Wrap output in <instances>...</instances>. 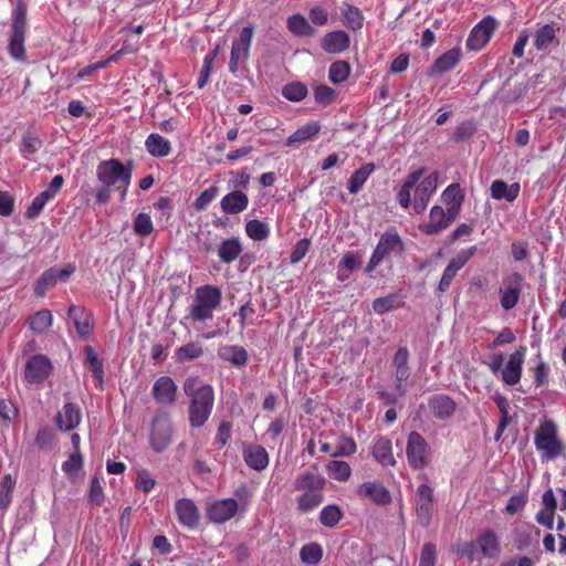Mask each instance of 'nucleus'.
<instances>
[{
	"instance_id": "1",
	"label": "nucleus",
	"mask_w": 566,
	"mask_h": 566,
	"mask_svg": "<svg viewBox=\"0 0 566 566\" xmlns=\"http://www.w3.org/2000/svg\"><path fill=\"white\" fill-rule=\"evenodd\" d=\"M189 398L188 421L191 428H201L210 418L214 406V390L198 376H189L182 386Z\"/></svg>"
},
{
	"instance_id": "2",
	"label": "nucleus",
	"mask_w": 566,
	"mask_h": 566,
	"mask_svg": "<svg viewBox=\"0 0 566 566\" xmlns=\"http://www.w3.org/2000/svg\"><path fill=\"white\" fill-rule=\"evenodd\" d=\"M133 161L122 163L117 158L102 160L96 167V178L101 187L94 192L96 202L106 205L111 200L113 188L122 184L124 187L130 185L133 176Z\"/></svg>"
},
{
	"instance_id": "3",
	"label": "nucleus",
	"mask_w": 566,
	"mask_h": 566,
	"mask_svg": "<svg viewBox=\"0 0 566 566\" xmlns=\"http://www.w3.org/2000/svg\"><path fill=\"white\" fill-rule=\"evenodd\" d=\"M325 484V478L315 468H310L298 474L294 483L295 490L301 493L296 500L297 510L307 513L321 505L324 501Z\"/></svg>"
},
{
	"instance_id": "4",
	"label": "nucleus",
	"mask_w": 566,
	"mask_h": 566,
	"mask_svg": "<svg viewBox=\"0 0 566 566\" xmlns=\"http://www.w3.org/2000/svg\"><path fill=\"white\" fill-rule=\"evenodd\" d=\"M222 302L221 289L217 285L205 284L195 290L192 303L188 307L186 319L193 323H205L213 318V313Z\"/></svg>"
},
{
	"instance_id": "5",
	"label": "nucleus",
	"mask_w": 566,
	"mask_h": 566,
	"mask_svg": "<svg viewBox=\"0 0 566 566\" xmlns=\"http://www.w3.org/2000/svg\"><path fill=\"white\" fill-rule=\"evenodd\" d=\"M27 6L19 2L12 12V22L10 25V35L8 43L9 55L18 62H24L25 53V34H27Z\"/></svg>"
},
{
	"instance_id": "6",
	"label": "nucleus",
	"mask_w": 566,
	"mask_h": 566,
	"mask_svg": "<svg viewBox=\"0 0 566 566\" xmlns=\"http://www.w3.org/2000/svg\"><path fill=\"white\" fill-rule=\"evenodd\" d=\"M174 423L170 415L158 409L150 422L148 442L155 453L166 451L172 443Z\"/></svg>"
},
{
	"instance_id": "7",
	"label": "nucleus",
	"mask_w": 566,
	"mask_h": 566,
	"mask_svg": "<svg viewBox=\"0 0 566 566\" xmlns=\"http://www.w3.org/2000/svg\"><path fill=\"white\" fill-rule=\"evenodd\" d=\"M534 443L542 458L554 460L563 453L564 444L558 439L557 426L552 420L543 421L535 430Z\"/></svg>"
},
{
	"instance_id": "8",
	"label": "nucleus",
	"mask_w": 566,
	"mask_h": 566,
	"mask_svg": "<svg viewBox=\"0 0 566 566\" xmlns=\"http://www.w3.org/2000/svg\"><path fill=\"white\" fill-rule=\"evenodd\" d=\"M254 29L252 25L244 27L237 40L232 42L229 71L235 74L240 66H243L249 60L250 48L253 39Z\"/></svg>"
},
{
	"instance_id": "9",
	"label": "nucleus",
	"mask_w": 566,
	"mask_h": 566,
	"mask_svg": "<svg viewBox=\"0 0 566 566\" xmlns=\"http://www.w3.org/2000/svg\"><path fill=\"white\" fill-rule=\"evenodd\" d=\"M75 272L74 264H66L64 268L59 269L52 266L45 270L34 284V294L38 297L45 296L50 289H53L59 282H66L67 279Z\"/></svg>"
},
{
	"instance_id": "10",
	"label": "nucleus",
	"mask_w": 566,
	"mask_h": 566,
	"mask_svg": "<svg viewBox=\"0 0 566 566\" xmlns=\"http://www.w3.org/2000/svg\"><path fill=\"white\" fill-rule=\"evenodd\" d=\"M406 454L412 469L420 470L429 464L428 444L417 431H411L407 439Z\"/></svg>"
},
{
	"instance_id": "11",
	"label": "nucleus",
	"mask_w": 566,
	"mask_h": 566,
	"mask_svg": "<svg viewBox=\"0 0 566 566\" xmlns=\"http://www.w3.org/2000/svg\"><path fill=\"white\" fill-rule=\"evenodd\" d=\"M53 366L50 358L43 354H36L28 358L23 377L28 384H42L52 373Z\"/></svg>"
},
{
	"instance_id": "12",
	"label": "nucleus",
	"mask_w": 566,
	"mask_h": 566,
	"mask_svg": "<svg viewBox=\"0 0 566 566\" xmlns=\"http://www.w3.org/2000/svg\"><path fill=\"white\" fill-rule=\"evenodd\" d=\"M395 249H399V251L403 250V244L400 240V237L396 231H386L381 235L366 266V272L370 273L384 260V258L390 252L395 251Z\"/></svg>"
},
{
	"instance_id": "13",
	"label": "nucleus",
	"mask_w": 566,
	"mask_h": 566,
	"mask_svg": "<svg viewBox=\"0 0 566 566\" xmlns=\"http://www.w3.org/2000/svg\"><path fill=\"white\" fill-rule=\"evenodd\" d=\"M175 512L179 524L188 530H195L200 524L201 514L196 503L188 497L175 502Z\"/></svg>"
},
{
	"instance_id": "14",
	"label": "nucleus",
	"mask_w": 566,
	"mask_h": 566,
	"mask_svg": "<svg viewBox=\"0 0 566 566\" xmlns=\"http://www.w3.org/2000/svg\"><path fill=\"white\" fill-rule=\"evenodd\" d=\"M496 28V20L491 15L483 18L471 31L467 46L469 50L479 51L490 40Z\"/></svg>"
},
{
	"instance_id": "15",
	"label": "nucleus",
	"mask_w": 566,
	"mask_h": 566,
	"mask_svg": "<svg viewBox=\"0 0 566 566\" xmlns=\"http://www.w3.org/2000/svg\"><path fill=\"white\" fill-rule=\"evenodd\" d=\"M151 396L158 405L172 406L177 401L178 387L171 377L160 376L153 385Z\"/></svg>"
},
{
	"instance_id": "16",
	"label": "nucleus",
	"mask_w": 566,
	"mask_h": 566,
	"mask_svg": "<svg viewBox=\"0 0 566 566\" xmlns=\"http://www.w3.org/2000/svg\"><path fill=\"white\" fill-rule=\"evenodd\" d=\"M433 491L428 484H421L416 491V511L420 525L428 526L432 518Z\"/></svg>"
},
{
	"instance_id": "17",
	"label": "nucleus",
	"mask_w": 566,
	"mask_h": 566,
	"mask_svg": "<svg viewBox=\"0 0 566 566\" xmlns=\"http://www.w3.org/2000/svg\"><path fill=\"white\" fill-rule=\"evenodd\" d=\"M237 511L238 502L234 499H222L207 506V517L216 524H222L232 518Z\"/></svg>"
},
{
	"instance_id": "18",
	"label": "nucleus",
	"mask_w": 566,
	"mask_h": 566,
	"mask_svg": "<svg viewBox=\"0 0 566 566\" xmlns=\"http://www.w3.org/2000/svg\"><path fill=\"white\" fill-rule=\"evenodd\" d=\"M242 457L245 464L258 472L263 471L270 463V457L264 447L256 443H243Z\"/></svg>"
},
{
	"instance_id": "19",
	"label": "nucleus",
	"mask_w": 566,
	"mask_h": 566,
	"mask_svg": "<svg viewBox=\"0 0 566 566\" xmlns=\"http://www.w3.org/2000/svg\"><path fill=\"white\" fill-rule=\"evenodd\" d=\"M250 199L241 189H232L220 200V209L227 216L239 214L249 207Z\"/></svg>"
},
{
	"instance_id": "20",
	"label": "nucleus",
	"mask_w": 566,
	"mask_h": 566,
	"mask_svg": "<svg viewBox=\"0 0 566 566\" xmlns=\"http://www.w3.org/2000/svg\"><path fill=\"white\" fill-rule=\"evenodd\" d=\"M67 316L73 321L75 329L80 337L87 338L94 328L93 314L83 306L71 305Z\"/></svg>"
},
{
	"instance_id": "21",
	"label": "nucleus",
	"mask_w": 566,
	"mask_h": 566,
	"mask_svg": "<svg viewBox=\"0 0 566 566\" xmlns=\"http://www.w3.org/2000/svg\"><path fill=\"white\" fill-rule=\"evenodd\" d=\"M358 494L379 506H386L391 503L390 492L379 481L363 483L358 489Z\"/></svg>"
},
{
	"instance_id": "22",
	"label": "nucleus",
	"mask_w": 566,
	"mask_h": 566,
	"mask_svg": "<svg viewBox=\"0 0 566 566\" xmlns=\"http://www.w3.org/2000/svg\"><path fill=\"white\" fill-rule=\"evenodd\" d=\"M523 277L520 273H513L505 282V289H501V306L509 311L518 302L522 292Z\"/></svg>"
},
{
	"instance_id": "23",
	"label": "nucleus",
	"mask_w": 566,
	"mask_h": 566,
	"mask_svg": "<svg viewBox=\"0 0 566 566\" xmlns=\"http://www.w3.org/2000/svg\"><path fill=\"white\" fill-rule=\"evenodd\" d=\"M81 420V408L73 402H66L55 417L56 427L63 432L77 428Z\"/></svg>"
},
{
	"instance_id": "24",
	"label": "nucleus",
	"mask_w": 566,
	"mask_h": 566,
	"mask_svg": "<svg viewBox=\"0 0 566 566\" xmlns=\"http://www.w3.org/2000/svg\"><path fill=\"white\" fill-rule=\"evenodd\" d=\"M525 350V347H520L511 355L505 368L502 370V378L505 384L514 386L520 381Z\"/></svg>"
},
{
	"instance_id": "25",
	"label": "nucleus",
	"mask_w": 566,
	"mask_h": 566,
	"mask_svg": "<svg viewBox=\"0 0 566 566\" xmlns=\"http://www.w3.org/2000/svg\"><path fill=\"white\" fill-rule=\"evenodd\" d=\"M243 251L239 237L227 238L217 248V254L222 263L230 264L235 261Z\"/></svg>"
},
{
	"instance_id": "26",
	"label": "nucleus",
	"mask_w": 566,
	"mask_h": 566,
	"mask_svg": "<svg viewBox=\"0 0 566 566\" xmlns=\"http://www.w3.org/2000/svg\"><path fill=\"white\" fill-rule=\"evenodd\" d=\"M218 356L223 361L230 363L237 368H242L248 364L249 354L247 349L239 345H224L218 349Z\"/></svg>"
},
{
	"instance_id": "27",
	"label": "nucleus",
	"mask_w": 566,
	"mask_h": 566,
	"mask_svg": "<svg viewBox=\"0 0 566 566\" xmlns=\"http://www.w3.org/2000/svg\"><path fill=\"white\" fill-rule=\"evenodd\" d=\"M371 454L375 460L384 467L396 465V460L392 454L391 441L385 437H379L375 440L371 447Z\"/></svg>"
},
{
	"instance_id": "28",
	"label": "nucleus",
	"mask_w": 566,
	"mask_h": 566,
	"mask_svg": "<svg viewBox=\"0 0 566 566\" xmlns=\"http://www.w3.org/2000/svg\"><path fill=\"white\" fill-rule=\"evenodd\" d=\"M429 407L432 415L440 420L450 418L455 411V402L446 395H436L430 398Z\"/></svg>"
},
{
	"instance_id": "29",
	"label": "nucleus",
	"mask_w": 566,
	"mask_h": 566,
	"mask_svg": "<svg viewBox=\"0 0 566 566\" xmlns=\"http://www.w3.org/2000/svg\"><path fill=\"white\" fill-rule=\"evenodd\" d=\"M349 43V35L345 31H333L322 39L321 46L327 53H339L346 50Z\"/></svg>"
},
{
	"instance_id": "30",
	"label": "nucleus",
	"mask_w": 566,
	"mask_h": 566,
	"mask_svg": "<svg viewBox=\"0 0 566 566\" xmlns=\"http://www.w3.org/2000/svg\"><path fill=\"white\" fill-rule=\"evenodd\" d=\"M448 227L444 210L440 206H434L430 210L428 223L421 224L419 228L423 233L434 235Z\"/></svg>"
},
{
	"instance_id": "31",
	"label": "nucleus",
	"mask_w": 566,
	"mask_h": 566,
	"mask_svg": "<svg viewBox=\"0 0 566 566\" xmlns=\"http://www.w3.org/2000/svg\"><path fill=\"white\" fill-rule=\"evenodd\" d=\"M461 59L460 49H451L439 56L430 67L429 75L443 74L452 70Z\"/></svg>"
},
{
	"instance_id": "32",
	"label": "nucleus",
	"mask_w": 566,
	"mask_h": 566,
	"mask_svg": "<svg viewBox=\"0 0 566 566\" xmlns=\"http://www.w3.org/2000/svg\"><path fill=\"white\" fill-rule=\"evenodd\" d=\"M520 184L507 185L503 180H494L490 187L492 198L496 200L514 201L520 193Z\"/></svg>"
},
{
	"instance_id": "33",
	"label": "nucleus",
	"mask_w": 566,
	"mask_h": 566,
	"mask_svg": "<svg viewBox=\"0 0 566 566\" xmlns=\"http://www.w3.org/2000/svg\"><path fill=\"white\" fill-rule=\"evenodd\" d=\"M426 168L421 167L407 176L397 195L399 205L402 208H409L411 203L410 191L418 184V181L420 180Z\"/></svg>"
},
{
	"instance_id": "34",
	"label": "nucleus",
	"mask_w": 566,
	"mask_h": 566,
	"mask_svg": "<svg viewBox=\"0 0 566 566\" xmlns=\"http://www.w3.org/2000/svg\"><path fill=\"white\" fill-rule=\"evenodd\" d=\"M147 151L154 157H166L171 151L170 142L159 134L151 133L145 142Z\"/></svg>"
},
{
	"instance_id": "35",
	"label": "nucleus",
	"mask_w": 566,
	"mask_h": 566,
	"mask_svg": "<svg viewBox=\"0 0 566 566\" xmlns=\"http://www.w3.org/2000/svg\"><path fill=\"white\" fill-rule=\"evenodd\" d=\"M478 547L483 556L493 558L500 552L499 539L493 531H484L476 539Z\"/></svg>"
},
{
	"instance_id": "36",
	"label": "nucleus",
	"mask_w": 566,
	"mask_h": 566,
	"mask_svg": "<svg viewBox=\"0 0 566 566\" xmlns=\"http://www.w3.org/2000/svg\"><path fill=\"white\" fill-rule=\"evenodd\" d=\"M556 45L559 41L556 39V29L554 24H544L538 28L534 36V46L538 51H546L553 43Z\"/></svg>"
},
{
	"instance_id": "37",
	"label": "nucleus",
	"mask_w": 566,
	"mask_h": 566,
	"mask_svg": "<svg viewBox=\"0 0 566 566\" xmlns=\"http://www.w3.org/2000/svg\"><path fill=\"white\" fill-rule=\"evenodd\" d=\"M286 27L296 36H312L316 32L305 17L298 13L287 18Z\"/></svg>"
},
{
	"instance_id": "38",
	"label": "nucleus",
	"mask_w": 566,
	"mask_h": 566,
	"mask_svg": "<svg viewBox=\"0 0 566 566\" xmlns=\"http://www.w3.org/2000/svg\"><path fill=\"white\" fill-rule=\"evenodd\" d=\"M321 126L316 122H310L305 125L301 126L296 129L287 139L286 145L293 146L295 144H302L311 138H313L316 134H318Z\"/></svg>"
},
{
	"instance_id": "39",
	"label": "nucleus",
	"mask_w": 566,
	"mask_h": 566,
	"mask_svg": "<svg viewBox=\"0 0 566 566\" xmlns=\"http://www.w3.org/2000/svg\"><path fill=\"white\" fill-rule=\"evenodd\" d=\"M244 229L245 234L253 241L266 240L271 232L269 224L259 219L249 220Z\"/></svg>"
},
{
	"instance_id": "40",
	"label": "nucleus",
	"mask_w": 566,
	"mask_h": 566,
	"mask_svg": "<svg viewBox=\"0 0 566 566\" xmlns=\"http://www.w3.org/2000/svg\"><path fill=\"white\" fill-rule=\"evenodd\" d=\"M439 174L437 171L430 174L423 178L420 182L418 181L415 190V197L422 198L424 200L430 199L431 195L436 191L438 186Z\"/></svg>"
},
{
	"instance_id": "41",
	"label": "nucleus",
	"mask_w": 566,
	"mask_h": 566,
	"mask_svg": "<svg viewBox=\"0 0 566 566\" xmlns=\"http://www.w3.org/2000/svg\"><path fill=\"white\" fill-rule=\"evenodd\" d=\"M323 547L316 542H312L302 546L300 551L301 560L307 565H317L323 557Z\"/></svg>"
},
{
	"instance_id": "42",
	"label": "nucleus",
	"mask_w": 566,
	"mask_h": 566,
	"mask_svg": "<svg viewBox=\"0 0 566 566\" xmlns=\"http://www.w3.org/2000/svg\"><path fill=\"white\" fill-rule=\"evenodd\" d=\"M203 355V347L199 343L190 342L176 349V359L180 363L195 360Z\"/></svg>"
},
{
	"instance_id": "43",
	"label": "nucleus",
	"mask_w": 566,
	"mask_h": 566,
	"mask_svg": "<svg viewBox=\"0 0 566 566\" xmlns=\"http://www.w3.org/2000/svg\"><path fill=\"white\" fill-rule=\"evenodd\" d=\"M52 313L49 310H41L31 316L29 326L34 333L42 334L52 326Z\"/></svg>"
},
{
	"instance_id": "44",
	"label": "nucleus",
	"mask_w": 566,
	"mask_h": 566,
	"mask_svg": "<svg viewBox=\"0 0 566 566\" xmlns=\"http://www.w3.org/2000/svg\"><path fill=\"white\" fill-rule=\"evenodd\" d=\"M42 147L41 139L32 133H27L21 140L20 153L23 158L31 160L32 156Z\"/></svg>"
},
{
	"instance_id": "45",
	"label": "nucleus",
	"mask_w": 566,
	"mask_h": 566,
	"mask_svg": "<svg viewBox=\"0 0 566 566\" xmlns=\"http://www.w3.org/2000/svg\"><path fill=\"white\" fill-rule=\"evenodd\" d=\"M343 513L339 506L331 504L325 507L319 513V522L325 527H334L342 520Z\"/></svg>"
},
{
	"instance_id": "46",
	"label": "nucleus",
	"mask_w": 566,
	"mask_h": 566,
	"mask_svg": "<svg viewBox=\"0 0 566 566\" xmlns=\"http://www.w3.org/2000/svg\"><path fill=\"white\" fill-rule=\"evenodd\" d=\"M326 470L329 478L339 481L347 480L352 472L350 465L347 462L340 460L329 461L326 465Z\"/></svg>"
},
{
	"instance_id": "47",
	"label": "nucleus",
	"mask_w": 566,
	"mask_h": 566,
	"mask_svg": "<svg viewBox=\"0 0 566 566\" xmlns=\"http://www.w3.org/2000/svg\"><path fill=\"white\" fill-rule=\"evenodd\" d=\"M282 95L291 102H300L307 95V87L301 82H292L282 88Z\"/></svg>"
},
{
	"instance_id": "48",
	"label": "nucleus",
	"mask_w": 566,
	"mask_h": 566,
	"mask_svg": "<svg viewBox=\"0 0 566 566\" xmlns=\"http://www.w3.org/2000/svg\"><path fill=\"white\" fill-rule=\"evenodd\" d=\"M219 191L220 189L218 186H210L196 198V200L192 202V207L197 211H205L208 206L218 197Z\"/></svg>"
},
{
	"instance_id": "49",
	"label": "nucleus",
	"mask_w": 566,
	"mask_h": 566,
	"mask_svg": "<svg viewBox=\"0 0 566 566\" xmlns=\"http://www.w3.org/2000/svg\"><path fill=\"white\" fill-rule=\"evenodd\" d=\"M462 269L461 261H454L453 259L449 262L443 271L442 277L438 285V291L444 293L449 290L452 280L457 275L458 271Z\"/></svg>"
},
{
	"instance_id": "50",
	"label": "nucleus",
	"mask_w": 566,
	"mask_h": 566,
	"mask_svg": "<svg viewBox=\"0 0 566 566\" xmlns=\"http://www.w3.org/2000/svg\"><path fill=\"white\" fill-rule=\"evenodd\" d=\"M350 74V66L345 61H337L332 63L328 71L329 80L335 83L344 82Z\"/></svg>"
},
{
	"instance_id": "51",
	"label": "nucleus",
	"mask_w": 566,
	"mask_h": 566,
	"mask_svg": "<svg viewBox=\"0 0 566 566\" xmlns=\"http://www.w3.org/2000/svg\"><path fill=\"white\" fill-rule=\"evenodd\" d=\"M134 232L139 237H148L154 231V224L148 213L140 212L136 216L133 226Z\"/></svg>"
},
{
	"instance_id": "52",
	"label": "nucleus",
	"mask_w": 566,
	"mask_h": 566,
	"mask_svg": "<svg viewBox=\"0 0 566 566\" xmlns=\"http://www.w3.org/2000/svg\"><path fill=\"white\" fill-rule=\"evenodd\" d=\"M441 198L446 206L462 205L464 200V193L461 190L459 184H451L444 189Z\"/></svg>"
},
{
	"instance_id": "53",
	"label": "nucleus",
	"mask_w": 566,
	"mask_h": 566,
	"mask_svg": "<svg viewBox=\"0 0 566 566\" xmlns=\"http://www.w3.org/2000/svg\"><path fill=\"white\" fill-rule=\"evenodd\" d=\"M398 307V296L397 294H389L384 297H378L373 302V308L378 314H384L394 308Z\"/></svg>"
},
{
	"instance_id": "54",
	"label": "nucleus",
	"mask_w": 566,
	"mask_h": 566,
	"mask_svg": "<svg viewBox=\"0 0 566 566\" xmlns=\"http://www.w3.org/2000/svg\"><path fill=\"white\" fill-rule=\"evenodd\" d=\"M49 198L43 192H40L31 202L25 211V218L30 220L36 219L42 212L45 205L49 202Z\"/></svg>"
},
{
	"instance_id": "55",
	"label": "nucleus",
	"mask_w": 566,
	"mask_h": 566,
	"mask_svg": "<svg viewBox=\"0 0 566 566\" xmlns=\"http://www.w3.org/2000/svg\"><path fill=\"white\" fill-rule=\"evenodd\" d=\"M475 134V126L471 122H464L458 125L452 134V139L457 143L465 142Z\"/></svg>"
},
{
	"instance_id": "56",
	"label": "nucleus",
	"mask_w": 566,
	"mask_h": 566,
	"mask_svg": "<svg viewBox=\"0 0 566 566\" xmlns=\"http://www.w3.org/2000/svg\"><path fill=\"white\" fill-rule=\"evenodd\" d=\"M410 377L409 367L395 368V389L399 397H403L407 394V387L405 381Z\"/></svg>"
},
{
	"instance_id": "57",
	"label": "nucleus",
	"mask_w": 566,
	"mask_h": 566,
	"mask_svg": "<svg viewBox=\"0 0 566 566\" xmlns=\"http://www.w3.org/2000/svg\"><path fill=\"white\" fill-rule=\"evenodd\" d=\"M54 438L53 430L50 427H42L36 432L35 444L42 450H49L52 448Z\"/></svg>"
},
{
	"instance_id": "58",
	"label": "nucleus",
	"mask_w": 566,
	"mask_h": 566,
	"mask_svg": "<svg viewBox=\"0 0 566 566\" xmlns=\"http://www.w3.org/2000/svg\"><path fill=\"white\" fill-rule=\"evenodd\" d=\"M311 248V240L307 238H303L298 240L290 254V262L292 264L298 263L308 252Z\"/></svg>"
},
{
	"instance_id": "59",
	"label": "nucleus",
	"mask_w": 566,
	"mask_h": 566,
	"mask_svg": "<svg viewBox=\"0 0 566 566\" xmlns=\"http://www.w3.org/2000/svg\"><path fill=\"white\" fill-rule=\"evenodd\" d=\"M83 467V457L80 451L74 452L70 458L63 462L62 470L67 475L77 473Z\"/></svg>"
},
{
	"instance_id": "60",
	"label": "nucleus",
	"mask_w": 566,
	"mask_h": 566,
	"mask_svg": "<svg viewBox=\"0 0 566 566\" xmlns=\"http://www.w3.org/2000/svg\"><path fill=\"white\" fill-rule=\"evenodd\" d=\"M335 91L327 85H317L314 90V97L318 104L329 105L334 101Z\"/></svg>"
},
{
	"instance_id": "61",
	"label": "nucleus",
	"mask_w": 566,
	"mask_h": 566,
	"mask_svg": "<svg viewBox=\"0 0 566 566\" xmlns=\"http://www.w3.org/2000/svg\"><path fill=\"white\" fill-rule=\"evenodd\" d=\"M88 499L91 503L96 505L102 504L104 501V491L97 476H93L91 480Z\"/></svg>"
},
{
	"instance_id": "62",
	"label": "nucleus",
	"mask_w": 566,
	"mask_h": 566,
	"mask_svg": "<svg viewBox=\"0 0 566 566\" xmlns=\"http://www.w3.org/2000/svg\"><path fill=\"white\" fill-rule=\"evenodd\" d=\"M436 564V545L431 542H428L423 545L419 566H434Z\"/></svg>"
},
{
	"instance_id": "63",
	"label": "nucleus",
	"mask_w": 566,
	"mask_h": 566,
	"mask_svg": "<svg viewBox=\"0 0 566 566\" xmlns=\"http://www.w3.org/2000/svg\"><path fill=\"white\" fill-rule=\"evenodd\" d=\"M231 433H232L231 422L222 421L218 427V431H217L213 443L219 444L220 447H224L229 442V440L231 438Z\"/></svg>"
},
{
	"instance_id": "64",
	"label": "nucleus",
	"mask_w": 566,
	"mask_h": 566,
	"mask_svg": "<svg viewBox=\"0 0 566 566\" xmlns=\"http://www.w3.org/2000/svg\"><path fill=\"white\" fill-rule=\"evenodd\" d=\"M231 174L235 176V179L229 180V182H228L229 188L241 189V190H244L248 188L251 177H250V174L247 171V168H244L241 171H238L235 174L234 172H231Z\"/></svg>"
}]
</instances>
